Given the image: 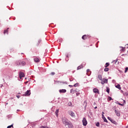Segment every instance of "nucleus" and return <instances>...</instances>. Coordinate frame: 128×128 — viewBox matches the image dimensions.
I'll return each instance as SVG.
<instances>
[{"label": "nucleus", "instance_id": "1", "mask_svg": "<svg viewBox=\"0 0 128 128\" xmlns=\"http://www.w3.org/2000/svg\"><path fill=\"white\" fill-rule=\"evenodd\" d=\"M16 66H26V62L22 60H18L16 62Z\"/></svg>", "mask_w": 128, "mask_h": 128}, {"label": "nucleus", "instance_id": "2", "mask_svg": "<svg viewBox=\"0 0 128 128\" xmlns=\"http://www.w3.org/2000/svg\"><path fill=\"white\" fill-rule=\"evenodd\" d=\"M30 96V90H28L25 94H23V96Z\"/></svg>", "mask_w": 128, "mask_h": 128}, {"label": "nucleus", "instance_id": "3", "mask_svg": "<svg viewBox=\"0 0 128 128\" xmlns=\"http://www.w3.org/2000/svg\"><path fill=\"white\" fill-rule=\"evenodd\" d=\"M82 122V124L84 126H86L88 124V121L86 120V119L85 118H83Z\"/></svg>", "mask_w": 128, "mask_h": 128}, {"label": "nucleus", "instance_id": "4", "mask_svg": "<svg viewBox=\"0 0 128 128\" xmlns=\"http://www.w3.org/2000/svg\"><path fill=\"white\" fill-rule=\"evenodd\" d=\"M62 122L65 126H66L67 124H68V119L64 118L62 119Z\"/></svg>", "mask_w": 128, "mask_h": 128}, {"label": "nucleus", "instance_id": "5", "mask_svg": "<svg viewBox=\"0 0 128 128\" xmlns=\"http://www.w3.org/2000/svg\"><path fill=\"white\" fill-rule=\"evenodd\" d=\"M101 84H108V80L103 79L101 80Z\"/></svg>", "mask_w": 128, "mask_h": 128}, {"label": "nucleus", "instance_id": "6", "mask_svg": "<svg viewBox=\"0 0 128 128\" xmlns=\"http://www.w3.org/2000/svg\"><path fill=\"white\" fill-rule=\"evenodd\" d=\"M68 114H70V116H71L74 117V112L72 111H68Z\"/></svg>", "mask_w": 128, "mask_h": 128}, {"label": "nucleus", "instance_id": "7", "mask_svg": "<svg viewBox=\"0 0 128 128\" xmlns=\"http://www.w3.org/2000/svg\"><path fill=\"white\" fill-rule=\"evenodd\" d=\"M93 92L95 94H100V90H98V88H94Z\"/></svg>", "mask_w": 128, "mask_h": 128}, {"label": "nucleus", "instance_id": "8", "mask_svg": "<svg viewBox=\"0 0 128 128\" xmlns=\"http://www.w3.org/2000/svg\"><path fill=\"white\" fill-rule=\"evenodd\" d=\"M20 79L22 80V78L24 77V74L22 72H20L19 74Z\"/></svg>", "mask_w": 128, "mask_h": 128}, {"label": "nucleus", "instance_id": "9", "mask_svg": "<svg viewBox=\"0 0 128 128\" xmlns=\"http://www.w3.org/2000/svg\"><path fill=\"white\" fill-rule=\"evenodd\" d=\"M114 112H115L117 116H120V112L118 110H115Z\"/></svg>", "mask_w": 128, "mask_h": 128}, {"label": "nucleus", "instance_id": "10", "mask_svg": "<svg viewBox=\"0 0 128 128\" xmlns=\"http://www.w3.org/2000/svg\"><path fill=\"white\" fill-rule=\"evenodd\" d=\"M40 42H42V40H40V39L38 40V41L36 42V46H40Z\"/></svg>", "mask_w": 128, "mask_h": 128}, {"label": "nucleus", "instance_id": "11", "mask_svg": "<svg viewBox=\"0 0 128 128\" xmlns=\"http://www.w3.org/2000/svg\"><path fill=\"white\" fill-rule=\"evenodd\" d=\"M34 61L36 62H40V58H38L36 57L35 58H34Z\"/></svg>", "mask_w": 128, "mask_h": 128}, {"label": "nucleus", "instance_id": "12", "mask_svg": "<svg viewBox=\"0 0 128 128\" xmlns=\"http://www.w3.org/2000/svg\"><path fill=\"white\" fill-rule=\"evenodd\" d=\"M59 92L60 93H64V92H66V90L65 89H62V90H59Z\"/></svg>", "mask_w": 128, "mask_h": 128}, {"label": "nucleus", "instance_id": "13", "mask_svg": "<svg viewBox=\"0 0 128 128\" xmlns=\"http://www.w3.org/2000/svg\"><path fill=\"white\" fill-rule=\"evenodd\" d=\"M102 118L105 122H108V120H106V117H104V114H102Z\"/></svg>", "mask_w": 128, "mask_h": 128}, {"label": "nucleus", "instance_id": "14", "mask_svg": "<svg viewBox=\"0 0 128 128\" xmlns=\"http://www.w3.org/2000/svg\"><path fill=\"white\" fill-rule=\"evenodd\" d=\"M84 68V66H82V64H81L80 66L78 67L77 70H81V68Z\"/></svg>", "mask_w": 128, "mask_h": 128}, {"label": "nucleus", "instance_id": "15", "mask_svg": "<svg viewBox=\"0 0 128 128\" xmlns=\"http://www.w3.org/2000/svg\"><path fill=\"white\" fill-rule=\"evenodd\" d=\"M116 88H118V90H122V88L120 87V84H117L116 86Z\"/></svg>", "mask_w": 128, "mask_h": 128}, {"label": "nucleus", "instance_id": "16", "mask_svg": "<svg viewBox=\"0 0 128 128\" xmlns=\"http://www.w3.org/2000/svg\"><path fill=\"white\" fill-rule=\"evenodd\" d=\"M66 126H68V127L69 128H72V124L71 123H68Z\"/></svg>", "mask_w": 128, "mask_h": 128}, {"label": "nucleus", "instance_id": "17", "mask_svg": "<svg viewBox=\"0 0 128 128\" xmlns=\"http://www.w3.org/2000/svg\"><path fill=\"white\" fill-rule=\"evenodd\" d=\"M86 38H88V36H86V35H84L82 36V40H86Z\"/></svg>", "mask_w": 128, "mask_h": 128}, {"label": "nucleus", "instance_id": "18", "mask_svg": "<svg viewBox=\"0 0 128 128\" xmlns=\"http://www.w3.org/2000/svg\"><path fill=\"white\" fill-rule=\"evenodd\" d=\"M98 78L100 80H102V75L100 74L98 75Z\"/></svg>", "mask_w": 128, "mask_h": 128}, {"label": "nucleus", "instance_id": "19", "mask_svg": "<svg viewBox=\"0 0 128 128\" xmlns=\"http://www.w3.org/2000/svg\"><path fill=\"white\" fill-rule=\"evenodd\" d=\"M57 118L58 116V109H57L55 112Z\"/></svg>", "mask_w": 128, "mask_h": 128}, {"label": "nucleus", "instance_id": "20", "mask_svg": "<svg viewBox=\"0 0 128 128\" xmlns=\"http://www.w3.org/2000/svg\"><path fill=\"white\" fill-rule=\"evenodd\" d=\"M74 92H76V90H74V89H71L70 90V93L71 94H74Z\"/></svg>", "mask_w": 128, "mask_h": 128}, {"label": "nucleus", "instance_id": "21", "mask_svg": "<svg viewBox=\"0 0 128 128\" xmlns=\"http://www.w3.org/2000/svg\"><path fill=\"white\" fill-rule=\"evenodd\" d=\"M92 72H90V70L89 69L87 70V74L88 76H90V73Z\"/></svg>", "mask_w": 128, "mask_h": 128}, {"label": "nucleus", "instance_id": "22", "mask_svg": "<svg viewBox=\"0 0 128 128\" xmlns=\"http://www.w3.org/2000/svg\"><path fill=\"white\" fill-rule=\"evenodd\" d=\"M8 28L7 30H4V34H8Z\"/></svg>", "mask_w": 128, "mask_h": 128}, {"label": "nucleus", "instance_id": "23", "mask_svg": "<svg viewBox=\"0 0 128 128\" xmlns=\"http://www.w3.org/2000/svg\"><path fill=\"white\" fill-rule=\"evenodd\" d=\"M120 50H122V52H124L126 50H124L126 48H124V47L120 46Z\"/></svg>", "mask_w": 128, "mask_h": 128}, {"label": "nucleus", "instance_id": "24", "mask_svg": "<svg viewBox=\"0 0 128 128\" xmlns=\"http://www.w3.org/2000/svg\"><path fill=\"white\" fill-rule=\"evenodd\" d=\"M108 66H110V63L106 62L105 64L104 68H108Z\"/></svg>", "mask_w": 128, "mask_h": 128}, {"label": "nucleus", "instance_id": "25", "mask_svg": "<svg viewBox=\"0 0 128 128\" xmlns=\"http://www.w3.org/2000/svg\"><path fill=\"white\" fill-rule=\"evenodd\" d=\"M110 69H108V68H106L104 69V72H108Z\"/></svg>", "mask_w": 128, "mask_h": 128}, {"label": "nucleus", "instance_id": "26", "mask_svg": "<svg viewBox=\"0 0 128 128\" xmlns=\"http://www.w3.org/2000/svg\"><path fill=\"white\" fill-rule=\"evenodd\" d=\"M14 128V124H12L11 126H9L7 127V128Z\"/></svg>", "mask_w": 128, "mask_h": 128}, {"label": "nucleus", "instance_id": "27", "mask_svg": "<svg viewBox=\"0 0 128 128\" xmlns=\"http://www.w3.org/2000/svg\"><path fill=\"white\" fill-rule=\"evenodd\" d=\"M40 128H48V127L46 126H40Z\"/></svg>", "mask_w": 128, "mask_h": 128}, {"label": "nucleus", "instance_id": "28", "mask_svg": "<svg viewBox=\"0 0 128 128\" xmlns=\"http://www.w3.org/2000/svg\"><path fill=\"white\" fill-rule=\"evenodd\" d=\"M50 76H54V74H56V73L54 72H52L50 74Z\"/></svg>", "mask_w": 128, "mask_h": 128}, {"label": "nucleus", "instance_id": "29", "mask_svg": "<svg viewBox=\"0 0 128 128\" xmlns=\"http://www.w3.org/2000/svg\"><path fill=\"white\" fill-rule=\"evenodd\" d=\"M106 92L108 94H110V88H106Z\"/></svg>", "mask_w": 128, "mask_h": 128}, {"label": "nucleus", "instance_id": "30", "mask_svg": "<svg viewBox=\"0 0 128 128\" xmlns=\"http://www.w3.org/2000/svg\"><path fill=\"white\" fill-rule=\"evenodd\" d=\"M128 68L126 67V68H125L124 72H125V73L126 72H128Z\"/></svg>", "mask_w": 128, "mask_h": 128}, {"label": "nucleus", "instance_id": "31", "mask_svg": "<svg viewBox=\"0 0 128 128\" xmlns=\"http://www.w3.org/2000/svg\"><path fill=\"white\" fill-rule=\"evenodd\" d=\"M78 86V83H76V84H74V86L75 88H76V86Z\"/></svg>", "mask_w": 128, "mask_h": 128}, {"label": "nucleus", "instance_id": "32", "mask_svg": "<svg viewBox=\"0 0 128 128\" xmlns=\"http://www.w3.org/2000/svg\"><path fill=\"white\" fill-rule=\"evenodd\" d=\"M110 122H112V124H116V121L114 120H110Z\"/></svg>", "mask_w": 128, "mask_h": 128}, {"label": "nucleus", "instance_id": "33", "mask_svg": "<svg viewBox=\"0 0 128 128\" xmlns=\"http://www.w3.org/2000/svg\"><path fill=\"white\" fill-rule=\"evenodd\" d=\"M96 126H100V122H97V123L96 124Z\"/></svg>", "mask_w": 128, "mask_h": 128}, {"label": "nucleus", "instance_id": "34", "mask_svg": "<svg viewBox=\"0 0 128 128\" xmlns=\"http://www.w3.org/2000/svg\"><path fill=\"white\" fill-rule=\"evenodd\" d=\"M112 100L111 97L109 96L108 98V100Z\"/></svg>", "mask_w": 128, "mask_h": 128}, {"label": "nucleus", "instance_id": "35", "mask_svg": "<svg viewBox=\"0 0 128 128\" xmlns=\"http://www.w3.org/2000/svg\"><path fill=\"white\" fill-rule=\"evenodd\" d=\"M68 106H72V102H70L68 104Z\"/></svg>", "mask_w": 128, "mask_h": 128}, {"label": "nucleus", "instance_id": "36", "mask_svg": "<svg viewBox=\"0 0 128 128\" xmlns=\"http://www.w3.org/2000/svg\"><path fill=\"white\" fill-rule=\"evenodd\" d=\"M108 120H112V118H110V117H108Z\"/></svg>", "mask_w": 128, "mask_h": 128}, {"label": "nucleus", "instance_id": "37", "mask_svg": "<svg viewBox=\"0 0 128 128\" xmlns=\"http://www.w3.org/2000/svg\"><path fill=\"white\" fill-rule=\"evenodd\" d=\"M16 98H20V95H16Z\"/></svg>", "mask_w": 128, "mask_h": 128}, {"label": "nucleus", "instance_id": "38", "mask_svg": "<svg viewBox=\"0 0 128 128\" xmlns=\"http://www.w3.org/2000/svg\"><path fill=\"white\" fill-rule=\"evenodd\" d=\"M80 94V93L78 92V93H76V96H78Z\"/></svg>", "mask_w": 128, "mask_h": 128}, {"label": "nucleus", "instance_id": "39", "mask_svg": "<svg viewBox=\"0 0 128 128\" xmlns=\"http://www.w3.org/2000/svg\"><path fill=\"white\" fill-rule=\"evenodd\" d=\"M120 106H124V104H118Z\"/></svg>", "mask_w": 128, "mask_h": 128}, {"label": "nucleus", "instance_id": "40", "mask_svg": "<svg viewBox=\"0 0 128 128\" xmlns=\"http://www.w3.org/2000/svg\"><path fill=\"white\" fill-rule=\"evenodd\" d=\"M63 84H68V82H64Z\"/></svg>", "mask_w": 128, "mask_h": 128}, {"label": "nucleus", "instance_id": "41", "mask_svg": "<svg viewBox=\"0 0 128 128\" xmlns=\"http://www.w3.org/2000/svg\"><path fill=\"white\" fill-rule=\"evenodd\" d=\"M68 86H70V88H72V85H69Z\"/></svg>", "mask_w": 128, "mask_h": 128}, {"label": "nucleus", "instance_id": "42", "mask_svg": "<svg viewBox=\"0 0 128 128\" xmlns=\"http://www.w3.org/2000/svg\"><path fill=\"white\" fill-rule=\"evenodd\" d=\"M124 104H126V100H124Z\"/></svg>", "mask_w": 128, "mask_h": 128}, {"label": "nucleus", "instance_id": "43", "mask_svg": "<svg viewBox=\"0 0 128 128\" xmlns=\"http://www.w3.org/2000/svg\"><path fill=\"white\" fill-rule=\"evenodd\" d=\"M102 114H104V112H102Z\"/></svg>", "mask_w": 128, "mask_h": 128}, {"label": "nucleus", "instance_id": "44", "mask_svg": "<svg viewBox=\"0 0 128 128\" xmlns=\"http://www.w3.org/2000/svg\"><path fill=\"white\" fill-rule=\"evenodd\" d=\"M94 108H95V109H96V108H98V107L96 106V107Z\"/></svg>", "mask_w": 128, "mask_h": 128}, {"label": "nucleus", "instance_id": "45", "mask_svg": "<svg viewBox=\"0 0 128 128\" xmlns=\"http://www.w3.org/2000/svg\"><path fill=\"white\" fill-rule=\"evenodd\" d=\"M66 58H68V55H67V56H66Z\"/></svg>", "mask_w": 128, "mask_h": 128}, {"label": "nucleus", "instance_id": "46", "mask_svg": "<svg viewBox=\"0 0 128 128\" xmlns=\"http://www.w3.org/2000/svg\"><path fill=\"white\" fill-rule=\"evenodd\" d=\"M126 128H128V126H127Z\"/></svg>", "mask_w": 128, "mask_h": 128}]
</instances>
